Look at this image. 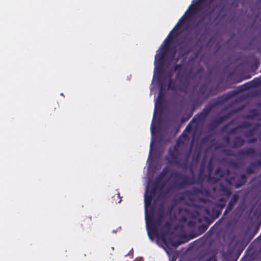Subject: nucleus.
Masks as SVG:
<instances>
[{
	"label": "nucleus",
	"instance_id": "1",
	"mask_svg": "<svg viewBox=\"0 0 261 261\" xmlns=\"http://www.w3.org/2000/svg\"><path fill=\"white\" fill-rule=\"evenodd\" d=\"M191 151L192 149L190 147L186 152H180L178 150L177 144L170 147L166 159L168 163L181 169L184 171H186L188 169Z\"/></svg>",
	"mask_w": 261,
	"mask_h": 261
},
{
	"label": "nucleus",
	"instance_id": "2",
	"mask_svg": "<svg viewBox=\"0 0 261 261\" xmlns=\"http://www.w3.org/2000/svg\"><path fill=\"white\" fill-rule=\"evenodd\" d=\"M234 93L230 91L213 99L205 106L201 112L194 116L191 122H195L197 125L203 122L215 108L227 101L232 97L234 96Z\"/></svg>",
	"mask_w": 261,
	"mask_h": 261
},
{
	"label": "nucleus",
	"instance_id": "3",
	"mask_svg": "<svg viewBox=\"0 0 261 261\" xmlns=\"http://www.w3.org/2000/svg\"><path fill=\"white\" fill-rule=\"evenodd\" d=\"M169 78L168 89L173 91H180L185 94L190 91V80L189 74L185 72L181 73L180 71L176 72L175 80L172 79V74L169 72L167 75Z\"/></svg>",
	"mask_w": 261,
	"mask_h": 261
},
{
	"label": "nucleus",
	"instance_id": "4",
	"mask_svg": "<svg viewBox=\"0 0 261 261\" xmlns=\"http://www.w3.org/2000/svg\"><path fill=\"white\" fill-rule=\"evenodd\" d=\"M180 28H176L175 29L173 30L169 33L167 38L164 40L165 46L161 52L155 57V59L158 60V62L160 63H163L165 60V57L167 51L171 50L172 51L170 59L172 60L174 58L176 52V47L175 46L170 47V44L171 43L173 39L176 38L181 31L178 32V30Z\"/></svg>",
	"mask_w": 261,
	"mask_h": 261
},
{
	"label": "nucleus",
	"instance_id": "5",
	"mask_svg": "<svg viewBox=\"0 0 261 261\" xmlns=\"http://www.w3.org/2000/svg\"><path fill=\"white\" fill-rule=\"evenodd\" d=\"M218 92L217 87L214 89L212 88L208 91L206 84L205 83L201 85L196 92L197 97L191 102L192 110H194L197 108L210 96L216 95Z\"/></svg>",
	"mask_w": 261,
	"mask_h": 261
},
{
	"label": "nucleus",
	"instance_id": "6",
	"mask_svg": "<svg viewBox=\"0 0 261 261\" xmlns=\"http://www.w3.org/2000/svg\"><path fill=\"white\" fill-rule=\"evenodd\" d=\"M170 177L172 179V187L177 189H185L188 186L194 184V180L193 178L181 172H172Z\"/></svg>",
	"mask_w": 261,
	"mask_h": 261
},
{
	"label": "nucleus",
	"instance_id": "7",
	"mask_svg": "<svg viewBox=\"0 0 261 261\" xmlns=\"http://www.w3.org/2000/svg\"><path fill=\"white\" fill-rule=\"evenodd\" d=\"M216 0H198L193 5H191L188 10L180 18L178 23L174 27V29L176 28H180L187 20H189L190 18L196 14L201 10L200 4L203 2H208V5H211Z\"/></svg>",
	"mask_w": 261,
	"mask_h": 261
},
{
	"label": "nucleus",
	"instance_id": "8",
	"mask_svg": "<svg viewBox=\"0 0 261 261\" xmlns=\"http://www.w3.org/2000/svg\"><path fill=\"white\" fill-rule=\"evenodd\" d=\"M200 201L204 203L209 202L210 207L206 208L207 214H211L213 219L218 218L221 211L226 205V200L224 198H220L217 203H213L210 201L206 198H200Z\"/></svg>",
	"mask_w": 261,
	"mask_h": 261
},
{
	"label": "nucleus",
	"instance_id": "9",
	"mask_svg": "<svg viewBox=\"0 0 261 261\" xmlns=\"http://www.w3.org/2000/svg\"><path fill=\"white\" fill-rule=\"evenodd\" d=\"M164 217V212L163 210H160L158 213L156 218L152 220L150 225L149 226V231L153 234L157 235L158 233V227L162 223Z\"/></svg>",
	"mask_w": 261,
	"mask_h": 261
},
{
	"label": "nucleus",
	"instance_id": "10",
	"mask_svg": "<svg viewBox=\"0 0 261 261\" xmlns=\"http://www.w3.org/2000/svg\"><path fill=\"white\" fill-rule=\"evenodd\" d=\"M224 152L229 155H233L241 158H244L248 156H254L255 155L256 152L255 150L252 147H245L238 151L236 155L233 154L232 151L229 149H225Z\"/></svg>",
	"mask_w": 261,
	"mask_h": 261
},
{
	"label": "nucleus",
	"instance_id": "11",
	"mask_svg": "<svg viewBox=\"0 0 261 261\" xmlns=\"http://www.w3.org/2000/svg\"><path fill=\"white\" fill-rule=\"evenodd\" d=\"M235 179V175L233 176H228L225 181L229 185H234L236 188H239L244 185L247 181V176L245 174H241L237 179L236 182L233 184Z\"/></svg>",
	"mask_w": 261,
	"mask_h": 261
},
{
	"label": "nucleus",
	"instance_id": "12",
	"mask_svg": "<svg viewBox=\"0 0 261 261\" xmlns=\"http://www.w3.org/2000/svg\"><path fill=\"white\" fill-rule=\"evenodd\" d=\"M223 182H220L217 187L213 188V191L215 192H218L221 196H225L226 198L229 197L232 192L228 186Z\"/></svg>",
	"mask_w": 261,
	"mask_h": 261
},
{
	"label": "nucleus",
	"instance_id": "13",
	"mask_svg": "<svg viewBox=\"0 0 261 261\" xmlns=\"http://www.w3.org/2000/svg\"><path fill=\"white\" fill-rule=\"evenodd\" d=\"M193 43L192 37H188L181 42V46L179 48L180 52H183L184 55L189 54L191 50V46Z\"/></svg>",
	"mask_w": 261,
	"mask_h": 261
},
{
	"label": "nucleus",
	"instance_id": "14",
	"mask_svg": "<svg viewBox=\"0 0 261 261\" xmlns=\"http://www.w3.org/2000/svg\"><path fill=\"white\" fill-rule=\"evenodd\" d=\"M157 184H153L149 191H146L145 195V205L147 207L149 205L152 201L153 197L155 196L156 190L158 189Z\"/></svg>",
	"mask_w": 261,
	"mask_h": 261
},
{
	"label": "nucleus",
	"instance_id": "15",
	"mask_svg": "<svg viewBox=\"0 0 261 261\" xmlns=\"http://www.w3.org/2000/svg\"><path fill=\"white\" fill-rule=\"evenodd\" d=\"M233 112H231L228 113V114H226L224 115H223L222 116H220L217 118H216L214 119L210 124H209V127L211 128H216L217 127L219 124L222 123L223 121L226 120L227 119H228Z\"/></svg>",
	"mask_w": 261,
	"mask_h": 261
},
{
	"label": "nucleus",
	"instance_id": "16",
	"mask_svg": "<svg viewBox=\"0 0 261 261\" xmlns=\"http://www.w3.org/2000/svg\"><path fill=\"white\" fill-rule=\"evenodd\" d=\"M239 199V196L238 194L235 193L232 195L226 206L223 215H225L227 213L231 211L234 205L238 202Z\"/></svg>",
	"mask_w": 261,
	"mask_h": 261
},
{
	"label": "nucleus",
	"instance_id": "17",
	"mask_svg": "<svg viewBox=\"0 0 261 261\" xmlns=\"http://www.w3.org/2000/svg\"><path fill=\"white\" fill-rule=\"evenodd\" d=\"M166 85L161 83L160 86V90L158 96V99L155 103V107L158 106H160L162 105L163 97L166 93Z\"/></svg>",
	"mask_w": 261,
	"mask_h": 261
},
{
	"label": "nucleus",
	"instance_id": "18",
	"mask_svg": "<svg viewBox=\"0 0 261 261\" xmlns=\"http://www.w3.org/2000/svg\"><path fill=\"white\" fill-rule=\"evenodd\" d=\"M171 222L170 221H167L165 223L164 226L161 228V236L163 239H164L165 236L169 233H172V232H171Z\"/></svg>",
	"mask_w": 261,
	"mask_h": 261
},
{
	"label": "nucleus",
	"instance_id": "19",
	"mask_svg": "<svg viewBox=\"0 0 261 261\" xmlns=\"http://www.w3.org/2000/svg\"><path fill=\"white\" fill-rule=\"evenodd\" d=\"M245 143L244 140L240 136L236 137L232 141V147L233 148H236L242 146Z\"/></svg>",
	"mask_w": 261,
	"mask_h": 261
},
{
	"label": "nucleus",
	"instance_id": "20",
	"mask_svg": "<svg viewBox=\"0 0 261 261\" xmlns=\"http://www.w3.org/2000/svg\"><path fill=\"white\" fill-rule=\"evenodd\" d=\"M91 217H86L81 221V226L83 229H89L92 225Z\"/></svg>",
	"mask_w": 261,
	"mask_h": 261
},
{
	"label": "nucleus",
	"instance_id": "21",
	"mask_svg": "<svg viewBox=\"0 0 261 261\" xmlns=\"http://www.w3.org/2000/svg\"><path fill=\"white\" fill-rule=\"evenodd\" d=\"M260 126V125L259 124H256L254 127L246 131L244 133L245 137L248 138L253 136L255 134V132L257 129V127Z\"/></svg>",
	"mask_w": 261,
	"mask_h": 261
},
{
	"label": "nucleus",
	"instance_id": "22",
	"mask_svg": "<svg viewBox=\"0 0 261 261\" xmlns=\"http://www.w3.org/2000/svg\"><path fill=\"white\" fill-rule=\"evenodd\" d=\"M259 116V113L256 109H253L250 111V113L246 117L247 119H253L255 117Z\"/></svg>",
	"mask_w": 261,
	"mask_h": 261
},
{
	"label": "nucleus",
	"instance_id": "23",
	"mask_svg": "<svg viewBox=\"0 0 261 261\" xmlns=\"http://www.w3.org/2000/svg\"><path fill=\"white\" fill-rule=\"evenodd\" d=\"M252 83H253L252 85H250V83H249L245 84L244 86H247V87H246L245 88V89H248L252 87L258 86L261 85V80L258 79H254L252 81Z\"/></svg>",
	"mask_w": 261,
	"mask_h": 261
},
{
	"label": "nucleus",
	"instance_id": "24",
	"mask_svg": "<svg viewBox=\"0 0 261 261\" xmlns=\"http://www.w3.org/2000/svg\"><path fill=\"white\" fill-rule=\"evenodd\" d=\"M190 194L194 196H199L200 195V193L201 192V189L200 188L193 187L192 188L190 191Z\"/></svg>",
	"mask_w": 261,
	"mask_h": 261
},
{
	"label": "nucleus",
	"instance_id": "25",
	"mask_svg": "<svg viewBox=\"0 0 261 261\" xmlns=\"http://www.w3.org/2000/svg\"><path fill=\"white\" fill-rule=\"evenodd\" d=\"M212 222H208L207 224H201L198 226V231L200 234L203 233L208 228L210 224Z\"/></svg>",
	"mask_w": 261,
	"mask_h": 261
},
{
	"label": "nucleus",
	"instance_id": "26",
	"mask_svg": "<svg viewBox=\"0 0 261 261\" xmlns=\"http://www.w3.org/2000/svg\"><path fill=\"white\" fill-rule=\"evenodd\" d=\"M225 171L223 170L220 167L218 168L215 172V175L219 176L220 178L223 177L225 176Z\"/></svg>",
	"mask_w": 261,
	"mask_h": 261
},
{
	"label": "nucleus",
	"instance_id": "27",
	"mask_svg": "<svg viewBox=\"0 0 261 261\" xmlns=\"http://www.w3.org/2000/svg\"><path fill=\"white\" fill-rule=\"evenodd\" d=\"M168 172V170L166 168H164L162 170V171L159 174L158 178L159 180L163 179L167 174Z\"/></svg>",
	"mask_w": 261,
	"mask_h": 261
},
{
	"label": "nucleus",
	"instance_id": "28",
	"mask_svg": "<svg viewBox=\"0 0 261 261\" xmlns=\"http://www.w3.org/2000/svg\"><path fill=\"white\" fill-rule=\"evenodd\" d=\"M169 242L170 245L174 247H177L182 243L180 240L173 241L172 239H169Z\"/></svg>",
	"mask_w": 261,
	"mask_h": 261
},
{
	"label": "nucleus",
	"instance_id": "29",
	"mask_svg": "<svg viewBox=\"0 0 261 261\" xmlns=\"http://www.w3.org/2000/svg\"><path fill=\"white\" fill-rule=\"evenodd\" d=\"M220 220H219L218 222H217L207 232V234H208L210 236L212 235L215 232V228L217 225L218 224H220Z\"/></svg>",
	"mask_w": 261,
	"mask_h": 261
},
{
	"label": "nucleus",
	"instance_id": "30",
	"mask_svg": "<svg viewBox=\"0 0 261 261\" xmlns=\"http://www.w3.org/2000/svg\"><path fill=\"white\" fill-rule=\"evenodd\" d=\"M251 123H250L249 122H247V121H244V122H242L241 124L239 125L238 126V128H248V127L251 126Z\"/></svg>",
	"mask_w": 261,
	"mask_h": 261
},
{
	"label": "nucleus",
	"instance_id": "31",
	"mask_svg": "<svg viewBox=\"0 0 261 261\" xmlns=\"http://www.w3.org/2000/svg\"><path fill=\"white\" fill-rule=\"evenodd\" d=\"M113 199L116 203H120L121 201V197L120 196V193H118L116 195L113 196Z\"/></svg>",
	"mask_w": 261,
	"mask_h": 261
},
{
	"label": "nucleus",
	"instance_id": "32",
	"mask_svg": "<svg viewBox=\"0 0 261 261\" xmlns=\"http://www.w3.org/2000/svg\"><path fill=\"white\" fill-rule=\"evenodd\" d=\"M182 64H175L173 68H172V71H176L178 72V71H180L181 69L182 68Z\"/></svg>",
	"mask_w": 261,
	"mask_h": 261
},
{
	"label": "nucleus",
	"instance_id": "33",
	"mask_svg": "<svg viewBox=\"0 0 261 261\" xmlns=\"http://www.w3.org/2000/svg\"><path fill=\"white\" fill-rule=\"evenodd\" d=\"M201 192L200 193V195L207 196L209 195V191L208 190L202 187H201Z\"/></svg>",
	"mask_w": 261,
	"mask_h": 261
},
{
	"label": "nucleus",
	"instance_id": "34",
	"mask_svg": "<svg viewBox=\"0 0 261 261\" xmlns=\"http://www.w3.org/2000/svg\"><path fill=\"white\" fill-rule=\"evenodd\" d=\"M246 172L247 174H250L254 173V170L252 167L248 166L246 168Z\"/></svg>",
	"mask_w": 261,
	"mask_h": 261
},
{
	"label": "nucleus",
	"instance_id": "35",
	"mask_svg": "<svg viewBox=\"0 0 261 261\" xmlns=\"http://www.w3.org/2000/svg\"><path fill=\"white\" fill-rule=\"evenodd\" d=\"M261 166V160H256L255 162L252 164V167Z\"/></svg>",
	"mask_w": 261,
	"mask_h": 261
},
{
	"label": "nucleus",
	"instance_id": "36",
	"mask_svg": "<svg viewBox=\"0 0 261 261\" xmlns=\"http://www.w3.org/2000/svg\"><path fill=\"white\" fill-rule=\"evenodd\" d=\"M256 141H257V138L255 137H253V138L249 139L247 142L248 143L250 144V143H254Z\"/></svg>",
	"mask_w": 261,
	"mask_h": 261
},
{
	"label": "nucleus",
	"instance_id": "37",
	"mask_svg": "<svg viewBox=\"0 0 261 261\" xmlns=\"http://www.w3.org/2000/svg\"><path fill=\"white\" fill-rule=\"evenodd\" d=\"M192 122L191 121L187 126L186 129L187 130V131L190 132L192 129V126L191 125V123Z\"/></svg>",
	"mask_w": 261,
	"mask_h": 261
},
{
	"label": "nucleus",
	"instance_id": "38",
	"mask_svg": "<svg viewBox=\"0 0 261 261\" xmlns=\"http://www.w3.org/2000/svg\"><path fill=\"white\" fill-rule=\"evenodd\" d=\"M203 172V168L202 166H201L200 167V169L199 170V175H198L199 177H200V176L202 174Z\"/></svg>",
	"mask_w": 261,
	"mask_h": 261
},
{
	"label": "nucleus",
	"instance_id": "39",
	"mask_svg": "<svg viewBox=\"0 0 261 261\" xmlns=\"http://www.w3.org/2000/svg\"><path fill=\"white\" fill-rule=\"evenodd\" d=\"M237 128L238 127H235V128H233L231 129L230 130V131H229V133L230 134H234V133H236Z\"/></svg>",
	"mask_w": 261,
	"mask_h": 261
},
{
	"label": "nucleus",
	"instance_id": "40",
	"mask_svg": "<svg viewBox=\"0 0 261 261\" xmlns=\"http://www.w3.org/2000/svg\"><path fill=\"white\" fill-rule=\"evenodd\" d=\"M218 7V6H215L213 7V8L211 10V11H210V13H212Z\"/></svg>",
	"mask_w": 261,
	"mask_h": 261
},
{
	"label": "nucleus",
	"instance_id": "41",
	"mask_svg": "<svg viewBox=\"0 0 261 261\" xmlns=\"http://www.w3.org/2000/svg\"><path fill=\"white\" fill-rule=\"evenodd\" d=\"M224 140L226 142L228 143L229 142L230 139L229 137H225L224 138Z\"/></svg>",
	"mask_w": 261,
	"mask_h": 261
},
{
	"label": "nucleus",
	"instance_id": "42",
	"mask_svg": "<svg viewBox=\"0 0 261 261\" xmlns=\"http://www.w3.org/2000/svg\"><path fill=\"white\" fill-rule=\"evenodd\" d=\"M259 64V62L258 61H256L254 63V65L256 66V67H257Z\"/></svg>",
	"mask_w": 261,
	"mask_h": 261
},
{
	"label": "nucleus",
	"instance_id": "43",
	"mask_svg": "<svg viewBox=\"0 0 261 261\" xmlns=\"http://www.w3.org/2000/svg\"><path fill=\"white\" fill-rule=\"evenodd\" d=\"M231 165L235 167L237 166V164L235 162H232Z\"/></svg>",
	"mask_w": 261,
	"mask_h": 261
},
{
	"label": "nucleus",
	"instance_id": "44",
	"mask_svg": "<svg viewBox=\"0 0 261 261\" xmlns=\"http://www.w3.org/2000/svg\"><path fill=\"white\" fill-rule=\"evenodd\" d=\"M208 170H209L210 172H211L212 171V168L210 166L208 167Z\"/></svg>",
	"mask_w": 261,
	"mask_h": 261
},
{
	"label": "nucleus",
	"instance_id": "45",
	"mask_svg": "<svg viewBox=\"0 0 261 261\" xmlns=\"http://www.w3.org/2000/svg\"><path fill=\"white\" fill-rule=\"evenodd\" d=\"M226 172L227 174L228 175L229 173V170L227 169Z\"/></svg>",
	"mask_w": 261,
	"mask_h": 261
},
{
	"label": "nucleus",
	"instance_id": "46",
	"mask_svg": "<svg viewBox=\"0 0 261 261\" xmlns=\"http://www.w3.org/2000/svg\"><path fill=\"white\" fill-rule=\"evenodd\" d=\"M195 34H196V36H197V35L199 34V32H196Z\"/></svg>",
	"mask_w": 261,
	"mask_h": 261
},
{
	"label": "nucleus",
	"instance_id": "47",
	"mask_svg": "<svg viewBox=\"0 0 261 261\" xmlns=\"http://www.w3.org/2000/svg\"><path fill=\"white\" fill-rule=\"evenodd\" d=\"M188 28H189V26L187 25L186 26V28H185V29H188Z\"/></svg>",
	"mask_w": 261,
	"mask_h": 261
},
{
	"label": "nucleus",
	"instance_id": "48",
	"mask_svg": "<svg viewBox=\"0 0 261 261\" xmlns=\"http://www.w3.org/2000/svg\"><path fill=\"white\" fill-rule=\"evenodd\" d=\"M219 179H217V180H215V181H217L218 180H219Z\"/></svg>",
	"mask_w": 261,
	"mask_h": 261
}]
</instances>
